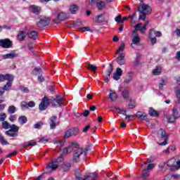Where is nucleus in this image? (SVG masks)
<instances>
[{"label":"nucleus","mask_w":180,"mask_h":180,"mask_svg":"<svg viewBox=\"0 0 180 180\" xmlns=\"http://www.w3.org/2000/svg\"><path fill=\"white\" fill-rule=\"evenodd\" d=\"M167 119L169 123H174V122H175V120H176L177 118L175 117V115H174V114H172V115H168Z\"/></svg>","instance_id":"43"},{"label":"nucleus","mask_w":180,"mask_h":180,"mask_svg":"<svg viewBox=\"0 0 180 180\" xmlns=\"http://www.w3.org/2000/svg\"><path fill=\"white\" fill-rule=\"evenodd\" d=\"M64 158L63 156H60L56 159L53 160L46 165L47 172H51V171H56L58 168L59 165H62Z\"/></svg>","instance_id":"1"},{"label":"nucleus","mask_w":180,"mask_h":180,"mask_svg":"<svg viewBox=\"0 0 180 180\" xmlns=\"http://www.w3.org/2000/svg\"><path fill=\"white\" fill-rule=\"evenodd\" d=\"M21 109L22 110H26V109H29L28 103H27L26 101H22Z\"/></svg>","instance_id":"48"},{"label":"nucleus","mask_w":180,"mask_h":180,"mask_svg":"<svg viewBox=\"0 0 180 180\" xmlns=\"http://www.w3.org/2000/svg\"><path fill=\"white\" fill-rule=\"evenodd\" d=\"M172 115L176 117V118L180 117L179 110L176 106H174L172 109Z\"/></svg>","instance_id":"31"},{"label":"nucleus","mask_w":180,"mask_h":180,"mask_svg":"<svg viewBox=\"0 0 180 180\" xmlns=\"http://www.w3.org/2000/svg\"><path fill=\"white\" fill-rule=\"evenodd\" d=\"M64 101V98L57 96L55 99V103H57L58 106H65V103H63V101Z\"/></svg>","instance_id":"26"},{"label":"nucleus","mask_w":180,"mask_h":180,"mask_svg":"<svg viewBox=\"0 0 180 180\" xmlns=\"http://www.w3.org/2000/svg\"><path fill=\"white\" fill-rule=\"evenodd\" d=\"M27 35L31 40H37V37H39V32L36 31H28Z\"/></svg>","instance_id":"19"},{"label":"nucleus","mask_w":180,"mask_h":180,"mask_svg":"<svg viewBox=\"0 0 180 180\" xmlns=\"http://www.w3.org/2000/svg\"><path fill=\"white\" fill-rule=\"evenodd\" d=\"M77 134H78V129L71 128L65 132V139H68V137H71V136H77Z\"/></svg>","instance_id":"13"},{"label":"nucleus","mask_w":180,"mask_h":180,"mask_svg":"<svg viewBox=\"0 0 180 180\" xmlns=\"http://www.w3.org/2000/svg\"><path fill=\"white\" fill-rule=\"evenodd\" d=\"M50 129L53 130L56 129V126L58 124V120L56 116H52L49 118Z\"/></svg>","instance_id":"14"},{"label":"nucleus","mask_w":180,"mask_h":180,"mask_svg":"<svg viewBox=\"0 0 180 180\" xmlns=\"http://www.w3.org/2000/svg\"><path fill=\"white\" fill-rule=\"evenodd\" d=\"M165 85H167V82L164 79L159 81V89H162Z\"/></svg>","instance_id":"45"},{"label":"nucleus","mask_w":180,"mask_h":180,"mask_svg":"<svg viewBox=\"0 0 180 180\" xmlns=\"http://www.w3.org/2000/svg\"><path fill=\"white\" fill-rule=\"evenodd\" d=\"M70 168H71V163L68 162L63 165L62 163V169L65 172L67 171H70Z\"/></svg>","instance_id":"34"},{"label":"nucleus","mask_w":180,"mask_h":180,"mask_svg":"<svg viewBox=\"0 0 180 180\" xmlns=\"http://www.w3.org/2000/svg\"><path fill=\"white\" fill-rule=\"evenodd\" d=\"M0 143L1 144H2V146H8V144H9V142H8L5 138H4V136H2L1 139H0Z\"/></svg>","instance_id":"52"},{"label":"nucleus","mask_w":180,"mask_h":180,"mask_svg":"<svg viewBox=\"0 0 180 180\" xmlns=\"http://www.w3.org/2000/svg\"><path fill=\"white\" fill-rule=\"evenodd\" d=\"M141 41V38H140V35H132V43L131 46L133 47V44L135 46H139Z\"/></svg>","instance_id":"21"},{"label":"nucleus","mask_w":180,"mask_h":180,"mask_svg":"<svg viewBox=\"0 0 180 180\" xmlns=\"http://www.w3.org/2000/svg\"><path fill=\"white\" fill-rule=\"evenodd\" d=\"M88 152V148L83 149L82 148H79L77 146L74 149V155H73V160L78 162L79 161V158L84 155V157L86 155V153Z\"/></svg>","instance_id":"3"},{"label":"nucleus","mask_w":180,"mask_h":180,"mask_svg":"<svg viewBox=\"0 0 180 180\" xmlns=\"http://www.w3.org/2000/svg\"><path fill=\"white\" fill-rule=\"evenodd\" d=\"M176 95L177 98V103H180V90L179 89L176 90Z\"/></svg>","instance_id":"61"},{"label":"nucleus","mask_w":180,"mask_h":180,"mask_svg":"<svg viewBox=\"0 0 180 180\" xmlns=\"http://www.w3.org/2000/svg\"><path fill=\"white\" fill-rule=\"evenodd\" d=\"M16 119H18V115H13L9 117L8 120H10V122H11V123H13L15 122Z\"/></svg>","instance_id":"53"},{"label":"nucleus","mask_w":180,"mask_h":180,"mask_svg":"<svg viewBox=\"0 0 180 180\" xmlns=\"http://www.w3.org/2000/svg\"><path fill=\"white\" fill-rule=\"evenodd\" d=\"M102 16H103V15L102 14L96 15L95 18H94V22H96L97 23H100V22H102V20H101V18H102Z\"/></svg>","instance_id":"50"},{"label":"nucleus","mask_w":180,"mask_h":180,"mask_svg":"<svg viewBox=\"0 0 180 180\" xmlns=\"http://www.w3.org/2000/svg\"><path fill=\"white\" fill-rule=\"evenodd\" d=\"M125 56H126V53H121L119 54L118 57L117 58V63L120 65H124V64H126V59L124 58Z\"/></svg>","instance_id":"16"},{"label":"nucleus","mask_w":180,"mask_h":180,"mask_svg":"<svg viewBox=\"0 0 180 180\" xmlns=\"http://www.w3.org/2000/svg\"><path fill=\"white\" fill-rule=\"evenodd\" d=\"M77 147H78V143H72L71 146H70L68 148H67V149L68 150V153H71V151H74V150L75 148H77Z\"/></svg>","instance_id":"38"},{"label":"nucleus","mask_w":180,"mask_h":180,"mask_svg":"<svg viewBox=\"0 0 180 180\" xmlns=\"http://www.w3.org/2000/svg\"><path fill=\"white\" fill-rule=\"evenodd\" d=\"M17 39L20 41H23V40H25V39H26V32H25V31H20L18 32V36H17Z\"/></svg>","instance_id":"24"},{"label":"nucleus","mask_w":180,"mask_h":180,"mask_svg":"<svg viewBox=\"0 0 180 180\" xmlns=\"http://www.w3.org/2000/svg\"><path fill=\"white\" fill-rule=\"evenodd\" d=\"M130 18H131V15H129L128 17H124L123 18H122V15H119L118 16L115 17V22H117V23L120 25L122 23H124V22L130 19Z\"/></svg>","instance_id":"18"},{"label":"nucleus","mask_w":180,"mask_h":180,"mask_svg":"<svg viewBox=\"0 0 180 180\" xmlns=\"http://www.w3.org/2000/svg\"><path fill=\"white\" fill-rule=\"evenodd\" d=\"M153 33H154L155 37H161L162 36V33L160 31H156L154 29H150L149 31V37H153Z\"/></svg>","instance_id":"22"},{"label":"nucleus","mask_w":180,"mask_h":180,"mask_svg":"<svg viewBox=\"0 0 180 180\" xmlns=\"http://www.w3.org/2000/svg\"><path fill=\"white\" fill-rule=\"evenodd\" d=\"M82 21L81 20H77L76 22H74V26H82Z\"/></svg>","instance_id":"64"},{"label":"nucleus","mask_w":180,"mask_h":180,"mask_svg":"<svg viewBox=\"0 0 180 180\" xmlns=\"http://www.w3.org/2000/svg\"><path fill=\"white\" fill-rule=\"evenodd\" d=\"M149 176H150V172L148 171H144V169H143V172L142 174L143 178H147Z\"/></svg>","instance_id":"63"},{"label":"nucleus","mask_w":180,"mask_h":180,"mask_svg":"<svg viewBox=\"0 0 180 180\" xmlns=\"http://www.w3.org/2000/svg\"><path fill=\"white\" fill-rule=\"evenodd\" d=\"M12 82H13V81H7L6 84L4 86H3L4 92L5 91H9V89L12 86Z\"/></svg>","instance_id":"39"},{"label":"nucleus","mask_w":180,"mask_h":180,"mask_svg":"<svg viewBox=\"0 0 180 180\" xmlns=\"http://www.w3.org/2000/svg\"><path fill=\"white\" fill-rule=\"evenodd\" d=\"M0 46L3 49H11L12 47V41L9 39H0Z\"/></svg>","instance_id":"10"},{"label":"nucleus","mask_w":180,"mask_h":180,"mask_svg":"<svg viewBox=\"0 0 180 180\" xmlns=\"http://www.w3.org/2000/svg\"><path fill=\"white\" fill-rule=\"evenodd\" d=\"M108 98L111 101V102H116L119 96L116 94V92L115 91L110 89V94L108 95Z\"/></svg>","instance_id":"20"},{"label":"nucleus","mask_w":180,"mask_h":180,"mask_svg":"<svg viewBox=\"0 0 180 180\" xmlns=\"http://www.w3.org/2000/svg\"><path fill=\"white\" fill-rule=\"evenodd\" d=\"M6 119V114L1 112L0 113V120L1 122H4Z\"/></svg>","instance_id":"60"},{"label":"nucleus","mask_w":180,"mask_h":180,"mask_svg":"<svg viewBox=\"0 0 180 180\" xmlns=\"http://www.w3.org/2000/svg\"><path fill=\"white\" fill-rule=\"evenodd\" d=\"M53 144H55L56 147L58 148H63V147H64V143L61 142V141H55Z\"/></svg>","instance_id":"42"},{"label":"nucleus","mask_w":180,"mask_h":180,"mask_svg":"<svg viewBox=\"0 0 180 180\" xmlns=\"http://www.w3.org/2000/svg\"><path fill=\"white\" fill-rule=\"evenodd\" d=\"M174 159L169 160L167 163L165 162H161L159 165V168L160 169H168V167H172L173 169L176 168L175 163L174 162Z\"/></svg>","instance_id":"6"},{"label":"nucleus","mask_w":180,"mask_h":180,"mask_svg":"<svg viewBox=\"0 0 180 180\" xmlns=\"http://www.w3.org/2000/svg\"><path fill=\"white\" fill-rule=\"evenodd\" d=\"M125 47H126V44H124V42H122L117 51V54H122V53L124 51Z\"/></svg>","instance_id":"33"},{"label":"nucleus","mask_w":180,"mask_h":180,"mask_svg":"<svg viewBox=\"0 0 180 180\" xmlns=\"http://www.w3.org/2000/svg\"><path fill=\"white\" fill-rule=\"evenodd\" d=\"M49 103L50 101H49V98L47 97H44L39 105V110H46Z\"/></svg>","instance_id":"11"},{"label":"nucleus","mask_w":180,"mask_h":180,"mask_svg":"<svg viewBox=\"0 0 180 180\" xmlns=\"http://www.w3.org/2000/svg\"><path fill=\"white\" fill-rule=\"evenodd\" d=\"M80 32H92V30L89 28V27H83L80 29Z\"/></svg>","instance_id":"58"},{"label":"nucleus","mask_w":180,"mask_h":180,"mask_svg":"<svg viewBox=\"0 0 180 180\" xmlns=\"http://www.w3.org/2000/svg\"><path fill=\"white\" fill-rule=\"evenodd\" d=\"M129 101V103L128 105L129 109H134L136 108V101L131 100V98L128 99Z\"/></svg>","instance_id":"40"},{"label":"nucleus","mask_w":180,"mask_h":180,"mask_svg":"<svg viewBox=\"0 0 180 180\" xmlns=\"http://www.w3.org/2000/svg\"><path fill=\"white\" fill-rule=\"evenodd\" d=\"M96 4L98 9H99L100 11H102V9L105 8V2L103 1H99V2L97 1V3Z\"/></svg>","instance_id":"41"},{"label":"nucleus","mask_w":180,"mask_h":180,"mask_svg":"<svg viewBox=\"0 0 180 180\" xmlns=\"http://www.w3.org/2000/svg\"><path fill=\"white\" fill-rule=\"evenodd\" d=\"M158 137L160 139V140H163V142L159 143L160 146H167L168 144V135H167V132L162 129H159L158 132Z\"/></svg>","instance_id":"5"},{"label":"nucleus","mask_w":180,"mask_h":180,"mask_svg":"<svg viewBox=\"0 0 180 180\" xmlns=\"http://www.w3.org/2000/svg\"><path fill=\"white\" fill-rule=\"evenodd\" d=\"M162 72V68L157 67L155 70H153V75H160Z\"/></svg>","instance_id":"47"},{"label":"nucleus","mask_w":180,"mask_h":180,"mask_svg":"<svg viewBox=\"0 0 180 180\" xmlns=\"http://www.w3.org/2000/svg\"><path fill=\"white\" fill-rule=\"evenodd\" d=\"M2 127L5 129V130H8V129H10L11 124L8 122V121H3L1 123Z\"/></svg>","instance_id":"44"},{"label":"nucleus","mask_w":180,"mask_h":180,"mask_svg":"<svg viewBox=\"0 0 180 180\" xmlns=\"http://www.w3.org/2000/svg\"><path fill=\"white\" fill-rule=\"evenodd\" d=\"M77 11H78V6L75 4H72L70 7V12L72 15H75L77 13Z\"/></svg>","instance_id":"29"},{"label":"nucleus","mask_w":180,"mask_h":180,"mask_svg":"<svg viewBox=\"0 0 180 180\" xmlns=\"http://www.w3.org/2000/svg\"><path fill=\"white\" fill-rule=\"evenodd\" d=\"M142 23H139L135 25V27L138 29V30H140L141 33L142 34H146V31L147 30V27L143 26Z\"/></svg>","instance_id":"23"},{"label":"nucleus","mask_w":180,"mask_h":180,"mask_svg":"<svg viewBox=\"0 0 180 180\" xmlns=\"http://www.w3.org/2000/svg\"><path fill=\"white\" fill-rule=\"evenodd\" d=\"M20 91H21L22 92H24V94H27V93H29V88H27V87L21 86V87L20 88Z\"/></svg>","instance_id":"62"},{"label":"nucleus","mask_w":180,"mask_h":180,"mask_svg":"<svg viewBox=\"0 0 180 180\" xmlns=\"http://www.w3.org/2000/svg\"><path fill=\"white\" fill-rule=\"evenodd\" d=\"M116 109V110H120V112H119L120 115H124V116H126L127 115V114H126V110H124V109H122V108H115Z\"/></svg>","instance_id":"57"},{"label":"nucleus","mask_w":180,"mask_h":180,"mask_svg":"<svg viewBox=\"0 0 180 180\" xmlns=\"http://www.w3.org/2000/svg\"><path fill=\"white\" fill-rule=\"evenodd\" d=\"M37 143L34 141H30L27 143V144H25L24 147H33L34 146H36Z\"/></svg>","instance_id":"51"},{"label":"nucleus","mask_w":180,"mask_h":180,"mask_svg":"<svg viewBox=\"0 0 180 180\" xmlns=\"http://www.w3.org/2000/svg\"><path fill=\"white\" fill-rule=\"evenodd\" d=\"M50 24V18L46 16H41L39 21L37 22L38 27H44Z\"/></svg>","instance_id":"8"},{"label":"nucleus","mask_w":180,"mask_h":180,"mask_svg":"<svg viewBox=\"0 0 180 180\" xmlns=\"http://www.w3.org/2000/svg\"><path fill=\"white\" fill-rule=\"evenodd\" d=\"M149 115L150 116H153L154 117H158L160 116V114H158V112H157L155 110L150 108L149 110Z\"/></svg>","instance_id":"35"},{"label":"nucleus","mask_w":180,"mask_h":180,"mask_svg":"<svg viewBox=\"0 0 180 180\" xmlns=\"http://www.w3.org/2000/svg\"><path fill=\"white\" fill-rule=\"evenodd\" d=\"M136 117L139 119V120H146L147 115L145 113H143L140 111H138L136 115Z\"/></svg>","instance_id":"27"},{"label":"nucleus","mask_w":180,"mask_h":180,"mask_svg":"<svg viewBox=\"0 0 180 180\" xmlns=\"http://www.w3.org/2000/svg\"><path fill=\"white\" fill-rule=\"evenodd\" d=\"M15 77L11 74L0 75V82H5V81H13Z\"/></svg>","instance_id":"12"},{"label":"nucleus","mask_w":180,"mask_h":180,"mask_svg":"<svg viewBox=\"0 0 180 180\" xmlns=\"http://www.w3.org/2000/svg\"><path fill=\"white\" fill-rule=\"evenodd\" d=\"M10 130L14 133H18V131H19V127L15 124H13L10 126Z\"/></svg>","instance_id":"37"},{"label":"nucleus","mask_w":180,"mask_h":180,"mask_svg":"<svg viewBox=\"0 0 180 180\" xmlns=\"http://www.w3.org/2000/svg\"><path fill=\"white\" fill-rule=\"evenodd\" d=\"M87 70H90L91 71H93V72L95 73L98 70V67H96V65L89 64L87 67Z\"/></svg>","instance_id":"46"},{"label":"nucleus","mask_w":180,"mask_h":180,"mask_svg":"<svg viewBox=\"0 0 180 180\" xmlns=\"http://www.w3.org/2000/svg\"><path fill=\"white\" fill-rule=\"evenodd\" d=\"M52 14L53 16H56L57 18L56 20H53L55 23H60V22H63V20H65V19H68V18H70V15L64 12H61L60 13H57V9L53 11Z\"/></svg>","instance_id":"4"},{"label":"nucleus","mask_w":180,"mask_h":180,"mask_svg":"<svg viewBox=\"0 0 180 180\" xmlns=\"http://www.w3.org/2000/svg\"><path fill=\"white\" fill-rule=\"evenodd\" d=\"M1 57L3 60H13V58L19 57V54L15 51H11V53L2 55Z\"/></svg>","instance_id":"9"},{"label":"nucleus","mask_w":180,"mask_h":180,"mask_svg":"<svg viewBox=\"0 0 180 180\" xmlns=\"http://www.w3.org/2000/svg\"><path fill=\"white\" fill-rule=\"evenodd\" d=\"M129 89H124L122 92V97L124 98V99H127V101H128L129 99H130V98L129 97Z\"/></svg>","instance_id":"30"},{"label":"nucleus","mask_w":180,"mask_h":180,"mask_svg":"<svg viewBox=\"0 0 180 180\" xmlns=\"http://www.w3.org/2000/svg\"><path fill=\"white\" fill-rule=\"evenodd\" d=\"M43 126V122H39L35 124H34V129H41V127Z\"/></svg>","instance_id":"59"},{"label":"nucleus","mask_w":180,"mask_h":180,"mask_svg":"<svg viewBox=\"0 0 180 180\" xmlns=\"http://www.w3.org/2000/svg\"><path fill=\"white\" fill-rule=\"evenodd\" d=\"M18 123L21 125L23 126V124H26L27 123V117L25 115L20 116L18 117Z\"/></svg>","instance_id":"25"},{"label":"nucleus","mask_w":180,"mask_h":180,"mask_svg":"<svg viewBox=\"0 0 180 180\" xmlns=\"http://www.w3.org/2000/svg\"><path fill=\"white\" fill-rule=\"evenodd\" d=\"M5 133L8 137H18V133L11 131V129L6 131Z\"/></svg>","instance_id":"32"},{"label":"nucleus","mask_w":180,"mask_h":180,"mask_svg":"<svg viewBox=\"0 0 180 180\" xmlns=\"http://www.w3.org/2000/svg\"><path fill=\"white\" fill-rule=\"evenodd\" d=\"M77 180H96V173H90L86 176L82 175V173L79 170H77L75 172Z\"/></svg>","instance_id":"2"},{"label":"nucleus","mask_w":180,"mask_h":180,"mask_svg":"<svg viewBox=\"0 0 180 180\" xmlns=\"http://www.w3.org/2000/svg\"><path fill=\"white\" fill-rule=\"evenodd\" d=\"M40 11H41V7L37 5H31L30 6V12L34 13V15H39L40 13Z\"/></svg>","instance_id":"15"},{"label":"nucleus","mask_w":180,"mask_h":180,"mask_svg":"<svg viewBox=\"0 0 180 180\" xmlns=\"http://www.w3.org/2000/svg\"><path fill=\"white\" fill-rule=\"evenodd\" d=\"M32 74H34V75H39V74H41V68H35L32 70Z\"/></svg>","instance_id":"49"},{"label":"nucleus","mask_w":180,"mask_h":180,"mask_svg":"<svg viewBox=\"0 0 180 180\" xmlns=\"http://www.w3.org/2000/svg\"><path fill=\"white\" fill-rule=\"evenodd\" d=\"M141 14L139 15V20H146V17L147 16L146 13H140Z\"/></svg>","instance_id":"54"},{"label":"nucleus","mask_w":180,"mask_h":180,"mask_svg":"<svg viewBox=\"0 0 180 180\" xmlns=\"http://www.w3.org/2000/svg\"><path fill=\"white\" fill-rule=\"evenodd\" d=\"M154 167H155V164H149L147 167V168L144 169V171H151V169H153V168H154Z\"/></svg>","instance_id":"55"},{"label":"nucleus","mask_w":180,"mask_h":180,"mask_svg":"<svg viewBox=\"0 0 180 180\" xmlns=\"http://www.w3.org/2000/svg\"><path fill=\"white\" fill-rule=\"evenodd\" d=\"M132 79H133V72H128V74L125 78L124 83L129 84L131 81Z\"/></svg>","instance_id":"28"},{"label":"nucleus","mask_w":180,"mask_h":180,"mask_svg":"<svg viewBox=\"0 0 180 180\" xmlns=\"http://www.w3.org/2000/svg\"><path fill=\"white\" fill-rule=\"evenodd\" d=\"M16 107L11 105L8 108V113H9V115H13V113H16Z\"/></svg>","instance_id":"36"},{"label":"nucleus","mask_w":180,"mask_h":180,"mask_svg":"<svg viewBox=\"0 0 180 180\" xmlns=\"http://www.w3.org/2000/svg\"><path fill=\"white\" fill-rule=\"evenodd\" d=\"M138 11L139 13L148 14L151 12L152 8L148 4L143 3V1H141L140 7L138 8Z\"/></svg>","instance_id":"7"},{"label":"nucleus","mask_w":180,"mask_h":180,"mask_svg":"<svg viewBox=\"0 0 180 180\" xmlns=\"http://www.w3.org/2000/svg\"><path fill=\"white\" fill-rule=\"evenodd\" d=\"M122 75H123V70L120 68H117L116 72L114 73L113 79L115 81H119Z\"/></svg>","instance_id":"17"},{"label":"nucleus","mask_w":180,"mask_h":180,"mask_svg":"<svg viewBox=\"0 0 180 180\" xmlns=\"http://www.w3.org/2000/svg\"><path fill=\"white\" fill-rule=\"evenodd\" d=\"M112 71H113V66L112 65H110L109 68L107 70L108 77H110V74H112Z\"/></svg>","instance_id":"56"}]
</instances>
